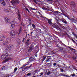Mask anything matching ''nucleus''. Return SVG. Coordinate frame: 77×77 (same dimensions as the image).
I'll return each mask as SVG.
<instances>
[{
	"instance_id": "2eb2a0df",
	"label": "nucleus",
	"mask_w": 77,
	"mask_h": 77,
	"mask_svg": "<svg viewBox=\"0 0 77 77\" xmlns=\"http://www.w3.org/2000/svg\"><path fill=\"white\" fill-rule=\"evenodd\" d=\"M46 57H47L46 56L44 55L43 56V59L42 60V62H43V61L45 60V59H46Z\"/></svg>"
},
{
	"instance_id": "cd10ccee",
	"label": "nucleus",
	"mask_w": 77,
	"mask_h": 77,
	"mask_svg": "<svg viewBox=\"0 0 77 77\" xmlns=\"http://www.w3.org/2000/svg\"><path fill=\"white\" fill-rule=\"evenodd\" d=\"M47 57H48V58L49 59V60L51 59V56H48Z\"/></svg>"
},
{
	"instance_id": "6ab92c4d",
	"label": "nucleus",
	"mask_w": 77,
	"mask_h": 77,
	"mask_svg": "<svg viewBox=\"0 0 77 77\" xmlns=\"http://www.w3.org/2000/svg\"><path fill=\"white\" fill-rule=\"evenodd\" d=\"M18 69V68L17 67H16L14 68V72H15L16 71H17V70Z\"/></svg>"
},
{
	"instance_id": "4d7b16f0",
	"label": "nucleus",
	"mask_w": 77,
	"mask_h": 77,
	"mask_svg": "<svg viewBox=\"0 0 77 77\" xmlns=\"http://www.w3.org/2000/svg\"><path fill=\"white\" fill-rule=\"evenodd\" d=\"M7 12H11V11L8 10H7Z\"/></svg>"
},
{
	"instance_id": "603ef678",
	"label": "nucleus",
	"mask_w": 77,
	"mask_h": 77,
	"mask_svg": "<svg viewBox=\"0 0 77 77\" xmlns=\"http://www.w3.org/2000/svg\"><path fill=\"white\" fill-rule=\"evenodd\" d=\"M43 74L44 73L43 72L41 73H40L41 75H43Z\"/></svg>"
},
{
	"instance_id": "0e129e2a",
	"label": "nucleus",
	"mask_w": 77,
	"mask_h": 77,
	"mask_svg": "<svg viewBox=\"0 0 77 77\" xmlns=\"http://www.w3.org/2000/svg\"><path fill=\"white\" fill-rule=\"evenodd\" d=\"M39 14L40 15H42V14H41L40 13V12H39Z\"/></svg>"
},
{
	"instance_id": "f704fd0d",
	"label": "nucleus",
	"mask_w": 77,
	"mask_h": 77,
	"mask_svg": "<svg viewBox=\"0 0 77 77\" xmlns=\"http://www.w3.org/2000/svg\"><path fill=\"white\" fill-rule=\"evenodd\" d=\"M30 68V67H29L27 66H26L25 67V69H28V68Z\"/></svg>"
},
{
	"instance_id": "4468645a",
	"label": "nucleus",
	"mask_w": 77,
	"mask_h": 77,
	"mask_svg": "<svg viewBox=\"0 0 77 77\" xmlns=\"http://www.w3.org/2000/svg\"><path fill=\"white\" fill-rule=\"evenodd\" d=\"M8 43V41H4L3 42V44H4V45H7Z\"/></svg>"
},
{
	"instance_id": "8fccbe9b",
	"label": "nucleus",
	"mask_w": 77,
	"mask_h": 77,
	"mask_svg": "<svg viewBox=\"0 0 77 77\" xmlns=\"http://www.w3.org/2000/svg\"><path fill=\"white\" fill-rule=\"evenodd\" d=\"M54 66H56V63H54L53 64Z\"/></svg>"
},
{
	"instance_id": "f3484780",
	"label": "nucleus",
	"mask_w": 77,
	"mask_h": 77,
	"mask_svg": "<svg viewBox=\"0 0 77 77\" xmlns=\"http://www.w3.org/2000/svg\"><path fill=\"white\" fill-rule=\"evenodd\" d=\"M42 9H43V10H45V11L48 10V9H47V8H45V7H43L42 8Z\"/></svg>"
},
{
	"instance_id": "ea45409f",
	"label": "nucleus",
	"mask_w": 77,
	"mask_h": 77,
	"mask_svg": "<svg viewBox=\"0 0 77 77\" xmlns=\"http://www.w3.org/2000/svg\"><path fill=\"white\" fill-rule=\"evenodd\" d=\"M50 72L49 71L48 73H47V75H50Z\"/></svg>"
},
{
	"instance_id": "bb28decb",
	"label": "nucleus",
	"mask_w": 77,
	"mask_h": 77,
	"mask_svg": "<svg viewBox=\"0 0 77 77\" xmlns=\"http://www.w3.org/2000/svg\"><path fill=\"white\" fill-rule=\"evenodd\" d=\"M14 48V46L11 45L10 46V50H11V49H12Z\"/></svg>"
},
{
	"instance_id": "a18cd8bd",
	"label": "nucleus",
	"mask_w": 77,
	"mask_h": 77,
	"mask_svg": "<svg viewBox=\"0 0 77 77\" xmlns=\"http://www.w3.org/2000/svg\"><path fill=\"white\" fill-rule=\"evenodd\" d=\"M72 41L73 42H74L75 43L76 42H75L74 41V40L73 39H72Z\"/></svg>"
},
{
	"instance_id": "37998d69",
	"label": "nucleus",
	"mask_w": 77,
	"mask_h": 77,
	"mask_svg": "<svg viewBox=\"0 0 77 77\" xmlns=\"http://www.w3.org/2000/svg\"><path fill=\"white\" fill-rule=\"evenodd\" d=\"M26 65H24L22 67H21V68H24V67H25V66H26Z\"/></svg>"
},
{
	"instance_id": "6e6d98bb",
	"label": "nucleus",
	"mask_w": 77,
	"mask_h": 77,
	"mask_svg": "<svg viewBox=\"0 0 77 77\" xmlns=\"http://www.w3.org/2000/svg\"><path fill=\"white\" fill-rule=\"evenodd\" d=\"M40 17H41L42 18H43V16H42V15H41L40 16Z\"/></svg>"
},
{
	"instance_id": "f8f14e48",
	"label": "nucleus",
	"mask_w": 77,
	"mask_h": 77,
	"mask_svg": "<svg viewBox=\"0 0 77 77\" xmlns=\"http://www.w3.org/2000/svg\"><path fill=\"white\" fill-rule=\"evenodd\" d=\"M18 19L19 20V22H20V21H21V16L20 15V14H18Z\"/></svg>"
},
{
	"instance_id": "5fc2aeb1",
	"label": "nucleus",
	"mask_w": 77,
	"mask_h": 77,
	"mask_svg": "<svg viewBox=\"0 0 77 77\" xmlns=\"http://www.w3.org/2000/svg\"><path fill=\"white\" fill-rule=\"evenodd\" d=\"M73 59L74 60H75V59H76V58L75 57H74L73 58Z\"/></svg>"
},
{
	"instance_id": "de8ad7c7",
	"label": "nucleus",
	"mask_w": 77,
	"mask_h": 77,
	"mask_svg": "<svg viewBox=\"0 0 77 77\" xmlns=\"http://www.w3.org/2000/svg\"><path fill=\"white\" fill-rule=\"evenodd\" d=\"M50 38H51V39H53V37L52 36H50V37H49Z\"/></svg>"
},
{
	"instance_id": "3c124183",
	"label": "nucleus",
	"mask_w": 77,
	"mask_h": 77,
	"mask_svg": "<svg viewBox=\"0 0 77 77\" xmlns=\"http://www.w3.org/2000/svg\"><path fill=\"white\" fill-rule=\"evenodd\" d=\"M26 37H25V38H23V42H24V40L25 39H26Z\"/></svg>"
},
{
	"instance_id": "39448f33",
	"label": "nucleus",
	"mask_w": 77,
	"mask_h": 77,
	"mask_svg": "<svg viewBox=\"0 0 77 77\" xmlns=\"http://www.w3.org/2000/svg\"><path fill=\"white\" fill-rule=\"evenodd\" d=\"M69 20L72 21L73 23H77V20H75L74 18H70L69 19Z\"/></svg>"
},
{
	"instance_id": "338daca9",
	"label": "nucleus",
	"mask_w": 77,
	"mask_h": 77,
	"mask_svg": "<svg viewBox=\"0 0 77 77\" xmlns=\"http://www.w3.org/2000/svg\"><path fill=\"white\" fill-rule=\"evenodd\" d=\"M39 14L40 15H42V14H41L40 13V12H39Z\"/></svg>"
},
{
	"instance_id": "f257e3e1",
	"label": "nucleus",
	"mask_w": 77,
	"mask_h": 77,
	"mask_svg": "<svg viewBox=\"0 0 77 77\" xmlns=\"http://www.w3.org/2000/svg\"><path fill=\"white\" fill-rule=\"evenodd\" d=\"M8 56V52L6 51H4L2 55L1 56V58L2 59H5L6 58V57Z\"/></svg>"
},
{
	"instance_id": "4c0bfd02",
	"label": "nucleus",
	"mask_w": 77,
	"mask_h": 77,
	"mask_svg": "<svg viewBox=\"0 0 77 77\" xmlns=\"http://www.w3.org/2000/svg\"><path fill=\"white\" fill-rule=\"evenodd\" d=\"M11 47V46L10 45H8L7 46V47L8 48V49H9L10 48V47Z\"/></svg>"
},
{
	"instance_id": "423d86ee",
	"label": "nucleus",
	"mask_w": 77,
	"mask_h": 77,
	"mask_svg": "<svg viewBox=\"0 0 77 77\" xmlns=\"http://www.w3.org/2000/svg\"><path fill=\"white\" fill-rule=\"evenodd\" d=\"M70 5L72 7H75V2H72L70 3Z\"/></svg>"
},
{
	"instance_id": "bf43d9fd",
	"label": "nucleus",
	"mask_w": 77,
	"mask_h": 77,
	"mask_svg": "<svg viewBox=\"0 0 77 77\" xmlns=\"http://www.w3.org/2000/svg\"><path fill=\"white\" fill-rule=\"evenodd\" d=\"M32 66V64L31 65L29 66V68H30Z\"/></svg>"
},
{
	"instance_id": "aec40b11",
	"label": "nucleus",
	"mask_w": 77,
	"mask_h": 77,
	"mask_svg": "<svg viewBox=\"0 0 77 77\" xmlns=\"http://www.w3.org/2000/svg\"><path fill=\"white\" fill-rule=\"evenodd\" d=\"M11 25L12 28H13V27H15V24L14 23H11Z\"/></svg>"
},
{
	"instance_id": "dca6fc26",
	"label": "nucleus",
	"mask_w": 77,
	"mask_h": 77,
	"mask_svg": "<svg viewBox=\"0 0 77 77\" xmlns=\"http://www.w3.org/2000/svg\"><path fill=\"white\" fill-rule=\"evenodd\" d=\"M51 19L48 20V23L50 24H51Z\"/></svg>"
},
{
	"instance_id": "4be33fe9",
	"label": "nucleus",
	"mask_w": 77,
	"mask_h": 77,
	"mask_svg": "<svg viewBox=\"0 0 77 77\" xmlns=\"http://www.w3.org/2000/svg\"><path fill=\"white\" fill-rule=\"evenodd\" d=\"M52 51V52H51V54H56V52L54 51Z\"/></svg>"
},
{
	"instance_id": "c9c22d12",
	"label": "nucleus",
	"mask_w": 77,
	"mask_h": 77,
	"mask_svg": "<svg viewBox=\"0 0 77 77\" xmlns=\"http://www.w3.org/2000/svg\"><path fill=\"white\" fill-rule=\"evenodd\" d=\"M70 49L72 50H73L74 51H75V49H73L72 48H70Z\"/></svg>"
},
{
	"instance_id": "13d9d810",
	"label": "nucleus",
	"mask_w": 77,
	"mask_h": 77,
	"mask_svg": "<svg viewBox=\"0 0 77 77\" xmlns=\"http://www.w3.org/2000/svg\"><path fill=\"white\" fill-rule=\"evenodd\" d=\"M29 23L31 25V24H32V22H29Z\"/></svg>"
},
{
	"instance_id": "1a4fd4ad",
	"label": "nucleus",
	"mask_w": 77,
	"mask_h": 77,
	"mask_svg": "<svg viewBox=\"0 0 77 77\" xmlns=\"http://www.w3.org/2000/svg\"><path fill=\"white\" fill-rule=\"evenodd\" d=\"M61 21L62 22L64 23V24H67V22H66V20L64 19H61Z\"/></svg>"
},
{
	"instance_id": "7ed1b4c3",
	"label": "nucleus",
	"mask_w": 77,
	"mask_h": 77,
	"mask_svg": "<svg viewBox=\"0 0 77 77\" xmlns=\"http://www.w3.org/2000/svg\"><path fill=\"white\" fill-rule=\"evenodd\" d=\"M10 35L11 37L14 38V37L15 36V31H11L10 32Z\"/></svg>"
},
{
	"instance_id": "e2e57ef3",
	"label": "nucleus",
	"mask_w": 77,
	"mask_h": 77,
	"mask_svg": "<svg viewBox=\"0 0 77 77\" xmlns=\"http://www.w3.org/2000/svg\"><path fill=\"white\" fill-rule=\"evenodd\" d=\"M39 14L40 15H42V14H41L40 13V12H39Z\"/></svg>"
},
{
	"instance_id": "20e7f679",
	"label": "nucleus",
	"mask_w": 77,
	"mask_h": 77,
	"mask_svg": "<svg viewBox=\"0 0 77 77\" xmlns=\"http://www.w3.org/2000/svg\"><path fill=\"white\" fill-rule=\"evenodd\" d=\"M11 3H12V4H17H17H19V2H18V1L16 0H12L11 1Z\"/></svg>"
},
{
	"instance_id": "473e14b6",
	"label": "nucleus",
	"mask_w": 77,
	"mask_h": 77,
	"mask_svg": "<svg viewBox=\"0 0 77 77\" xmlns=\"http://www.w3.org/2000/svg\"><path fill=\"white\" fill-rule=\"evenodd\" d=\"M25 9L27 11H28V12L30 13V11H29V9L27 8H25Z\"/></svg>"
},
{
	"instance_id": "72a5a7b5",
	"label": "nucleus",
	"mask_w": 77,
	"mask_h": 77,
	"mask_svg": "<svg viewBox=\"0 0 77 77\" xmlns=\"http://www.w3.org/2000/svg\"><path fill=\"white\" fill-rule=\"evenodd\" d=\"M48 66H49V67H50V66H51V63H48Z\"/></svg>"
},
{
	"instance_id": "a211bd4d",
	"label": "nucleus",
	"mask_w": 77,
	"mask_h": 77,
	"mask_svg": "<svg viewBox=\"0 0 77 77\" xmlns=\"http://www.w3.org/2000/svg\"><path fill=\"white\" fill-rule=\"evenodd\" d=\"M53 26L54 27L56 28V29H59V27L56 25H54Z\"/></svg>"
},
{
	"instance_id": "393cba45",
	"label": "nucleus",
	"mask_w": 77,
	"mask_h": 77,
	"mask_svg": "<svg viewBox=\"0 0 77 77\" xmlns=\"http://www.w3.org/2000/svg\"><path fill=\"white\" fill-rule=\"evenodd\" d=\"M29 8L30 9H31V10H36V9L35 8H33L31 7H29Z\"/></svg>"
},
{
	"instance_id": "09e8293b",
	"label": "nucleus",
	"mask_w": 77,
	"mask_h": 77,
	"mask_svg": "<svg viewBox=\"0 0 77 77\" xmlns=\"http://www.w3.org/2000/svg\"><path fill=\"white\" fill-rule=\"evenodd\" d=\"M60 48V50H63V48H62V47Z\"/></svg>"
},
{
	"instance_id": "c756f323",
	"label": "nucleus",
	"mask_w": 77,
	"mask_h": 77,
	"mask_svg": "<svg viewBox=\"0 0 77 77\" xmlns=\"http://www.w3.org/2000/svg\"><path fill=\"white\" fill-rule=\"evenodd\" d=\"M60 70L61 72H63L65 71V70H64L63 69H60Z\"/></svg>"
},
{
	"instance_id": "2f4dec72",
	"label": "nucleus",
	"mask_w": 77,
	"mask_h": 77,
	"mask_svg": "<svg viewBox=\"0 0 77 77\" xmlns=\"http://www.w3.org/2000/svg\"><path fill=\"white\" fill-rule=\"evenodd\" d=\"M6 67L5 66H4L2 68V69L3 70H5L6 69Z\"/></svg>"
},
{
	"instance_id": "864d4df0",
	"label": "nucleus",
	"mask_w": 77,
	"mask_h": 77,
	"mask_svg": "<svg viewBox=\"0 0 77 77\" xmlns=\"http://www.w3.org/2000/svg\"><path fill=\"white\" fill-rule=\"evenodd\" d=\"M12 8H15V5H14Z\"/></svg>"
},
{
	"instance_id": "e433bc0d",
	"label": "nucleus",
	"mask_w": 77,
	"mask_h": 77,
	"mask_svg": "<svg viewBox=\"0 0 77 77\" xmlns=\"http://www.w3.org/2000/svg\"><path fill=\"white\" fill-rule=\"evenodd\" d=\"M47 9H48V10H47V11H50V8H49L48 6L47 7Z\"/></svg>"
},
{
	"instance_id": "9b49d317",
	"label": "nucleus",
	"mask_w": 77,
	"mask_h": 77,
	"mask_svg": "<svg viewBox=\"0 0 77 77\" xmlns=\"http://www.w3.org/2000/svg\"><path fill=\"white\" fill-rule=\"evenodd\" d=\"M22 31V27H20V28L19 29V32L18 33V35H20Z\"/></svg>"
},
{
	"instance_id": "58836bf2",
	"label": "nucleus",
	"mask_w": 77,
	"mask_h": 77,
	"mask_svg": "<svg viewBox=\"0 0 77 77\" xmlns=\"http://www.w3.org/2000/svg\"><path fill=\"white\" fill-rule=\"evenodd\" d=\"M34 2L36 3V4H38V2H36V0H33Z\"/></svg>"
},
{
	"instance_id": "680f3d73",
	"label": "nucleus",
	"mask_w": 77,
	"mask_h": 77,
	"mask_svg": "<svg viewBox=\"0 0 77 77\" xmlns=\"http://www.w3.org/2000/svg\"><path fill=\"white\" fill-rule=\"evenodd\" d=\"M2 1H3V0H0V2L2 3Z\"/></svg>"
},
{
	"instance_id": "a19ab883",
	"label": "nucleus",
	"mask_w": 77,
	"mask_h": 77,
	"mask_svg": "<svg viewBox=\"0 0 77 77\" xmlns=\"http://www.w3.org/2000/svg\"><path fill=\"white\" fill-rule=\"evenodd\" d=\"M63 65L64 66H63L62 68H65V67L66 66V65H65V64L63 63Z\"/></svg>"
},
{
	"instance_id": "f03ea898",
	"label": "nucleus",
	"mask_w": 77,
	"mask_h": 77,
	"mask_svg": "<svg viewBox=\"0 0 77 77\" xmlns=\"http://www.w3.org/2000/svg\"><path fill=\"white\" fill-rule=\"evenodd\" d=\"M35 58L33 56H32L31 57H30L29 59V63L32 62H33V61H34V60H35Z\"/></svg>"
},
{
	"instance_id": "7c9ffc66",
	"label": "nucleus",
	"mask_w": 77,
	"mask_h": 77,
	"mask_svg": "<svg viewBox=\"0 0 77 77\" xmlns=\"http://www.w3.org/2000/svg\"><path fill=\"white\" fill-rule=\"evenodd\" d=\"M32 26L33 28H35V25H34V24H32Z\"/></svg>"
},
{
	"instance_id": "69168bd1",
	"label": "nucleus",
	"mask_w": 77,
	"mask_h": 77,
	"mask_svg": "<svg viewBox=\"0 0 77 77\" xmlns=\"http://www.w3.org/2000/svg\"><path fill=\"white\" fill-rule=\"evenodd\" d=\"M39 14L40 15H42V14H41L40 13V12H39Z\"/></svg>"
},
{
	"instance_id": "6e6552de",
	"label": "nucleus",
	"mask_w": 77,
	"mask_h": 77,
	"mask_svg": "<svg viewBox=\"0 0 77 77\" xmlns=\"http://www.w3.org/2000/svg\"><path fill=\"white\" fill-rule=\"evenodd\" d=\"M56 24L58 26H61L62 25L60 23H59L58 20H57L56 21Z\"/></svg>"
},
{
	"instance_id": "774afa93",
	"label": "nucleus",
	"mask_w": 77,
	"mask_h": 77,
	"mask_svg": "<svg viewBox=\"0 0 77 77\" xmlns=\"http://www.w3.org/2000/svg\"><path fill=\"white\" fill-rule=\"evenodd\" d=\"M6 76V77H9V75H7Z\"/></svg>"
},
{
	"instance_id": "79ce46f5",
	"label": "nucleus",
	"mask_w": 77,
	"mask_h": 77,
	"mask_svg": "<svg viewBox=\"0 0 77 77\" xmlns=\"http://www.w3.org/2000/svg\"><path fill=\"white\" fill-rule=\"evenodd\" d=\"M30 74H31V73H28L27 74V75H28V76H29V75H30Z\"/></svg>"
},
{
	"instance_id": "5701e85b",
	"label": "nucleus",
	"mask_w": 77,
	"mask_h": 77,
	"mask_svg": "<svg viewBox=\"0 0 77 77\" xmlns=\"http://www.w3.org/2000/svg\"><path fill=\"white\" fill-rule=\"evenodd\" d=\"M49 59L48 58V57H47V59L45 60L46 62H49L50 60H49Z\"/></svg>"
},
{
	"instance_id": "b1692460",
	"label": "nucleus",
	"mask_w": 77,
	"mask_h": 77,
	"mask_svg": "<svg viewBox=\"0 0 77 77\" xmlns=\"http://www.w3.org/2000/svg\"><path fill=\"white\" fill-rule=\"evenodd\" d=\"M25 44L26 45H27L28 46V45H29V42H26L25 43Z\"/></svg>"
},
{
	"instance_id": "9d476101",
	"label": "nucleus",
	"mask_w": 77,
	"mask_h": 77,
	"mask_svg": "<svg viewBox=\"0 0 77 77\" xmlns=\"http://www.w3.org/2000/svg\"><path fill=\"white\" fill-rule=\"evenodd\" d=\"M5 20L6 23H8V22H9V19H8V18L6 17H5Z\"/></svg>"
},
{
	"instance_id": "052dcab7",
	"label": "nucleus",
	"mask_w": 77,
	"mask_h": 77,
	"mask_svg": "<svg viewBox=\"0 0 77 77\" xmlns=\"http://www.w3.org/2000/svg\"><path fill=\"white\" fill-rule=\"evenodd\" d=\"M3 41V39L2 38L0 39V41Z\"/></svg>"
},
{
	"instance_id": "c03bdc74",
	"label": "nucleus",
	"mask_w": 77,
	"mask_h": 77,
	"mask_svg": "<svg viewBox=\"0 0 77 77\" xmlns=\"http://www.w3.org/2000/svg\"><path fill=\"white\" fill-rule=\"evenodd\" d=\"M71 75H72V77H74V76H75V74H72Z\"/></svg>"
},
{
	"instance_id": "c85d7f7f",
	"label": "nucleus",
	"mask_w": 77,
	"mask_h": 77,
	"mask_svg": "<svg viewBox=\"0 0 77 77\" xmlns=\"http://www.w3.org/2000/svg\"><path fill=\"white\" fill-rule=\"evenodd\" d=\"M73 12H77V10H76V9H73Z\"/></svg>"
},
{
	"instance_id": "ddd939ff",
	"label": "nucleus",
	"mask_w": 77,
	"mask_h": 77,
	"mask_svg": "<svg viewBox=\"0 0 77 77\" xmlns=\"http://www.w3.org/2000/svg\"><path fill=\"white\" fill-rule=\"evenodd\" d=\"M11 58H7L6 59V60H5L4 61L5 62H7V61H8V60H11Z\"/></svg>"
},
{
	"instance_id": "49530a36",
	"label": "nucleus",
	"mask_w": 77,
	"mask_h": 77,
	"mask_svg": "<svg viewBox=\"0 0 77 77\" xmlns=\"http://www.w3.org/2000/svg\"><path fill=\"white\" fill-rule=\"evenodd\" d=\"M29 41H30V39H29V38H28L26 42H29Z\"/></svg>"
},
{
	"instance_id": "412c9836",
	"label": "nucleus",
	"mask_w": 77,
	"mask_h": 77,
	"mask_svg": "<svg viewBox=\"0 0 77 77\" xmlns=\"http://www.w3.org/2000/svg\"><path fill=\"white\" fill-rule=\"evenodd\" d=\"M1 3L2 4V5H3L4 6H6V3H5V2H2Z\"/></svg>"
},
{
	"instance_id": "a878e982",
	"label": "nucleus",
	"mask_w": 77,
	"mask_h": 77,
	"mask_svg": "<svg viewBox=\"0 0 77 77\" xmlns=\"http://www.w3.org/2000/svg\"><path fill=\"white\" fill-rule=\"evenodd\" d=\"M73 35L76 38V39H77V35L73 33Z\"/></svg>"
},
{
	"instance_id": "0eeeda50",
	"label": "nucleus",
	"mask_w": 77,
	"mask_h": 77,
	"mask_svg": "<svg viewBox=\"0 0 77 77\" xmlns=\"http://www.w3.org/2000/svg\"><path fill=\"white\" fill-rule=\"evenodd\" d=\"M33 48H34V46H31L29 49V51H32Z\"/></svg>"
}]
</instances>
